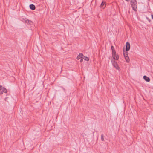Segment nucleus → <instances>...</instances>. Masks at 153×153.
Returning <instances> with one entry per match:
<instances>
[{
	"mask_svg": "<svg viewBox=\"0 0 153 153\" xmlns=\"http://www.w3.org/2000/svg\"><path fill=\"white\" fill-rule=\"evenodd\" d=\"M131 4L133 10L136 11L137 9V4L136 0H131Z\"/></svg>",
	"mask_w": 153,
	"mask_h": 153,
	"instance_id": "obj_1",
	"label": "nucleus"
},
{
	"mask_svg": "<svg viewBox=\"0 0 153 153\" xmlns=\"http://www.w3.org/2000/svg\"><path fill=\"white\" fill-rule=\"evenodd\" d=\"M0 91V95L2 94L3 92L5 93H7V90L5 88L3 87L2 86L0 85V91Z\"/></svg>",
	"mask_w": 153,
	"mask_h": 153,
	"instance_id": "obj_2",
	"label": "nucleus"
},
{
	"mask_svg": "<svg viewBox=\"0 0 153 153\" xmlns=\"http://www.w3.org/2000/svg\"><path fill=\"white\" fill-rule=\"evenodd\" d=\"M112 56L114 60H117L119 59V56L118 55H117L116 52L112 53Z\"/></svg>",
	"mask_w": 153,
	"mask_h": 153,
	"instance_id": "obj_3",
	"label": "nucleus"
},
{
	"mask_svg": "<svg viewBox=\"0 0 153 153\" xmlns=\"http://www.w3.org/2000/svg\"><path fill=\"white\" fill-rule=\"evenodd\" d=\"M113 65L116 69L118 70H120V67L118 65L117 62H114L113 63Z\"/></svg>",
	"mask_w": 153,
	"mask_h": 153,
	"instance_id": "obj_4",
	"label": "nucleus"
},
{
	"mask_svg": "<svg viewBox=\"0 0 153 153\" xmlns=\"http://www.w3.org/2000/svg\"><path fill=\"white\" fill-rule=\"evenodd\" d=\"M106 2L104 1H103L101 4L100 5V7L102 9H104L106 6Z\"/></svg>",
	"mask_w": 153,
	"mask_h": 153,
	"instance_id": "obj_5",
	"label": "nucleus"
},
{
	"mask_svg": "<svg viewBox=\"0 0 153 153\" xmlns=\"http://www.w3.org/2000/svg\"><path fill=\"white\" fill-rule=\"evenodd\" d=\"M130 45L129 43L127 42L126 43V51H128L130 49Z\"/></svg>",
	"mask_w": 153,
	"mask_h": 153,
	"instance_id": "obj_6",
	"label": "nucleus"
},
{
	"mask_svg": "<svg viewBox=\"0 0 153 153\" xmlns=\"http://www.w3.org/2000/svg\"><path fill=\"white\" fill-rule=\"evenodd\" d=\"M144 79L147 82H149L150 81L149 78L146 76H143Z\"/></svg>",
	"mask_w": 153,
	"mask_h": 153,
	"instance_id": "obj_7",
	"label": "nucleus"
},
{
	"mask_svg": "<svg viewBox=\"0 0 153 153\" xmlns=\"http://www.w3.org/2000/svg\"><path fill=\"white\" fill-rule=\"evenodd\" d=\"M30 7L31 9L33 10H35L36 8L35 6L33 4L30 5Z\"/></svg>",
	"mask_w": 153,
	"mask_h": 153,
	"instance_id": "obj_8",
	"label": "nucleus"
},
{
	"mask_svg": "<svg viewBox=\"0 0 153 153\" xmlns=\"http://www.w3.org/2000/svg\"><path fill=\"white\" fill-rule=\"evenodd\" d=\"M123 53L124 57L127 56H128L127 51L123 50Z\"/></svg>",
	"mask_w": 153,
	"mask_h": 153,
	"instance_id": "obj_9",
	"label": "nucleus"
},
{
	"mask_svg": "<svg viewBox=\"0 0 153 153\" xmlns=\"http://www.w3.org/2000/svg\"><path fill=\"white\" fill-rule=\"evenodd\" d=\"M83 56V54L82 53H80L79 55L77 57V59H79L81 58H82V56Z\"/></svg>",
	"mask_w": 153,
	"mask_h": 153,
	"instance_id": "obj_10",
	"label": "nucleus"
},
{
	"mask_svg": "<svg viewBox=\"0 0 153 153\" xmlns=\"http://www.w3.org/2000/svg\"><path fill=\"white\" fill-rule=\"evenodd\" d=\"M125 59L126 62H127L128 63L129 62L130 59H129V57H128V56H127V57H125Z\"/></svg>",
	"mask_w": 153,
	"mask_h": 153,
	"instance_id": "obj_11",
	"label": "nucleus"
},
{
	"mask_svg": "<svg viewBox=\"0 0 153 153\" xmlns=\"http://www.w3.org/2000/svg\"><path fill=\"white\" fill-rule=\"evenodd\" d=\"M111 48L112 51V53L115 52V51L114 48L113 46H112L111 47Z\"/></svg>",
	"mask_w": 153,
	"mask_h": 153,
	"instance_id": "obj_12",
	"label": "nucleus"
},
{
	"mask_svg": "<svg viewBox=\"0 0 153 153\" xmlns=\"http://www.w3.org/2000/svg\"><path fill=\"white\" fill-rule=\"evenodd\" d=\"M26 22L27 23H28L29 24H31V23H32V22L31 21L29 20H26Z\"/></svg>",
	"mask_w": 153,
	"mask_h": 153,
	"instance_id": "obj_13",
	"label": "nucleus"
},
{
	"mask_svg": "<svg viewBox=\"0 0 153 153\" xmlns=\"http://www.w3.org/2000/svg\"><path fill=\"white\" fill-rule=\"evenodd\" d=\"M84 59L85 60L87 61H88L89 60V59L88 57H87L84 56Z\"/></svg>",
	"mask_w": 153,
	"mask_h": 153,
	"instance_id": "obj_14",
	"label": "nucleus"
},
{
	"mask_svg": "<svg viewBox=\"0 0 153 153\" xmlns=\"http://www.w3.org/2000/svg\"><path fill=\"white\" fill-rule=\"evenodd\" d=\"M101 140L102 141L104 140V138L103 136V135H101Z\"/></svg>",
	"mask_w": 153,
	"mask_h": 153,
	"instance_id": "obj_15",
	"label": "nucleus"
},
{
	"mask_svg": "<svg viewBox=\"0 0 153 153\" xmlns=\"http://www.w3.org/2000/svg\"><path fill=\"white\" fill-rule=\"evenodd\" d=\"M83 61V59L82 58H81L80 60V62H82Z\"/></svg>",
	"mask_w": 153,
	"mask_h": 153,
	"instance_id": "obj_16",
	"label": "nucleus"
},
{
	"mask_svg": "<svg viewBox=\"0 0 153 153\" xmlns=\"http://www.w3.org/2000/svg\"><path fill=\"white\" fill-rule=\"evenodd\" d=\"M151 17H152V18L153 19V14L151 15Z\"/></svg>",
	"mask_w": 153,
	"mask_h": 153,
	"instance_id": "obj_17",
	"label": "nucleus"
},
{
	"mask_svg": "<svg viewBox=\"0 0 153 153\" xmlns=\"http://www.w3.org/2000/svg\"><path fill=\"white\" fill-rule=\"evenodd\" d=\"M7 98H8V97H6V98H5V101H6V99H7Z\"/></svg>",
	"mask_w": 153,
	"mask_h": 153,
	"instance_id": "obj_18",
	"label": "nucleus"
},
{
	"mask_svg": "<svg viewBox=\"0 0 153 153\" xmlns=\"http://www.w3.org/2000/svg\"><path fill=\"white\" fill-rule=\"evenodd\" d=\"M126 1H128V0H126Z\"/></svg>",
	"mask_w": 153,
	"mask_h": 153,
	"instance_id": "obj_19",
	"label": "nucleus"
}]
</instances>
